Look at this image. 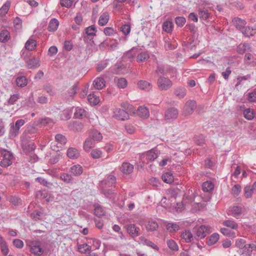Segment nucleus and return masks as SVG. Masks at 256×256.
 I'll return each mask as SVG.
<instances>
[{
	"label": "nucleus",
	"instance_id": "nucleus-1",
	"mask_svg": "<svg viewBox=\"0 0 256 256\" xmlns=\"http://www.w3.org/2000/svg\"><path fill=\"white\" fill-rule=\"evenodd\" d=\"M84 41L90 44L95 45L94 39L96 37V28L94 25L90 26L85 29V32L84 34Z\"/></svg>",
	"mask_w": 256,
	"mask_h": 256
},
{
	"label": "nucleus",
	"instance_id": "nucleus-2",
	"mask_svg": "<svg viewBox=\"0 0 256 256\" xmlns=\"http://www.w3.org/2000/svg\"><path fill=\"white\" fill-rule=\"evenodd\" d=\"M157 85L160 90H166L172 86V83L168 78L160 76L157 80Z\"/></svg>",
	"mask_w": 256,
	"mask_h": 256
},
{
	"label": "nucleus",
	"instance_id": "nucleus-3",
	"mask_svg": "<svg viewBox=\"0 0 256 256\" xmlns=\"http://www.w3.org/2000/svg\"><path fill=\"white\" fill-rule=\"evenodd\" d=\"M96 132L93 130L90 137L87 138L84 144V149L86 152H90L96 145Z\"/></svg>",
	"mask_w": 256,
	"mask_h": 256
},
{
	"label": "nucleus",
	"instance_id": "nucleus-4",
	"mask_svg": "<svg viewBox=\"0 0 256 256\" xmlns=\"http://www.w3.org/2000/svg\"><path fill=\"white\" fill-rule=\"evenodd\" d=\"M196 108V102L194 100H188L186 102L184 106L182 115L184 116L191 115Z\"/></svg>",
	"mask_w": 256,
	"mask_h": 256
},
{
	"label": "nucleus",
	"instance_id": "nucleus-5",
	"mask_svg": "<svg viewBox=\"0 0 256 256\" xmlns=\"http://www.w3.org/2000/svg\"><path fill=\"white\" fill-rule=\"evenodd\" d=\"M178 114V110L175 108L168 109L164 114V119L166 121L171 122L177 118Z\"/></svg>",
	"mask_w": 256,
	"mask_h": 256
},
{
	"label": "nucleus",
	"instance_id": "nucleus-6",
	"mask_svg": "<svg viewBox=\"0 0 256 256\" xmlns=\"http://www.w3.org/2000/svg\"><path fill=\"white\" fill-rule=\"evenodd\" d=\"M114 116L118 120H125L129 118L128 114L124 110L116 108L114 112Z\"/></svg>",
	"mask_w": 256,
	"mask_h": 256
},
{
	"label": "nucleus",
	"instance_id": "nucleus-7",
	"mask_svg": "<svg viewBox=\"0 0 256 256\" xmlns=\"http://www.w3.org/2000/svg\"><path fill=\"white\" fill-rule=\"evenodd\" d=\"M120 170L125 174H131L134 170V166L128 162H124L122 164Z\"/></svg>",
	"mask_w": 256,
	"mask_h": 256
},
{
	"label": "nucleus",
	"instance_id": "nucleus-8",
	"mask_svg": "<svg viewBox=\"0 0 256 256\" xmlns=\"http://www.w3.org/2000/svg\"><path fill=\"white\" fill-rule=\"evenodd\" d=\"M83 172L82 167L80 164H76L72 166L69 170L70 174L78 176L82 174Z\"/></svg>",
	"mask_w": 256,
	"mask_h": 256
},
{
	"label": "nucleus",
	"instance_id": "nucleus-9",
	"mask_svg": "<svg viewBox=\"0 0 256 256\" xmlns=\"http://www.w3.org/2000/svg\"><path fill=\"white\" fill-rule=\"evenodd\" d=\"M210 232V231L208 227H206L205 226H201L196 230V236L200 238H203Z\"/></svg>",
	"mask_w": 256,
	"mask_h": 256
},
{
	"label": "nucleus",
	"instance_id": "nucleus-10",
	"mask_svg": "<svg viewBox=\"0 0 256 256\" xmlns=\"http://www.w3.org/2000/svg\"><path fill=\"white\" fill-rule=\"evenodd\" d=\"M241 213L242 208L238 206H234L228 212V215H231L236 218H239Z\"/></svg>",
	"mask_w": 256,
	"mask_h": 256
},
{
	"label": "nucleus",
	"instance_id": "nucleus-11",
	"mask_svg": "<svg viewBox=\"0 0 256 256\" xmlns=\"http://www.w3.org/2000/svg\"><path fill=\"white\" fill-rule=\"evenodd\" d=\"M22 147L24 152L26 154L33 152L36 148V146L34 144L27 142H23Z\"/></svg>",
	"mask_w": 256,
	"mask_h": 256
},
{
	"label": "nucleus",
	"instance_id": "nucleus-12",
	"mask_svg": "<svg viewBox=\"0 0 256 256\" xmlns=\"http://www.w3.org/2000/svg\"><path fill=\"white\" fill-rule=\"evenodd\" d=\"M138 88L145 91H150L152 88V85L146 80H141L138 83Z\"/></svg>",
	"mask_w": 256,
	"mask_h": 256
},
{
	"label": "nucleus",
	"instance_id": "nucleus-13",
	"mask_svg": "<svg viewBox=\"0 0 256 256\" xmlns=\"http://www.w3.org/2000/svg\"><path fill=\"white\" fill-rule=\"evenodd\" d=\"M67 156L70 159H76L80 156V154L76 148H70L67 150Z\"/></svg>",
	"mask_w": 256,
	"mask_h": 256
},
{
	"label": "nucleus",
	"instance_id": "nucleus-14",
	"mask_svg": "<svg viewBox=\"0 0 256 256\" xmlns=\"http://www.w3.org/2000/svg\"><path fill=\"white\" fill-rule=\"evenodd\" d=\"M127 231L131 236L134 238L138 235L139 228L136 225L130 224L128 226Z\"/></svg>",
	"mask_w": 256,
	"mask_h": 256
},
{
	"label": "nucleus",
	"instance_id": "nucleus-15",
	"mask_svg": "<svg viewBox=\"0 0 256 256\" xmlns=\"http://www.w3.org/2000/svg\"><path fill=\"white\" fill-rule=\"evenodd\" d=\"M137 114L141 118H148L150 116L149 110L145 106H140L137 110Z\"/></svg>",
	"mask_w": 256,
	"mask_h": 256
},
{
	"label": "nucleus",
	"instance_id": "nucleus-16",
	"mask_svg": "<svg viewBox=\"0 0 256 256\" xmlns=\"http://www.w3.org/2000/svg\"><path fill=\"white\" fill-rule=\"evenodd\" d=\"M251 48L248 43L240 44L237 47V52L240 54H244L246 52H251Z\"/></svg>",
	"mask_w": 256,
	"mask_h": 256
},
{
	"label": "nucleus",
	"instance_id": "nucleus-17",
	"mask_svg": "<svg viewBox=\"0 0 256 256\" xmlns=\"http://www.w3.org/2000/svg\"><path fill=\"white\" fill-rule=\"evenodd\" d=\"M26 64L30 69L36 68L40 66L39 60L35 58L28 59L26 61Z\"/></svg>",
	"mask_w": 256,
	"mask_h": 256
},
{
	"label": "nucleus",
	"instance_id": "nucleus-18",
	"mask_svg": "<svg viewBox=\"0 0 256 256\" xmlns=\"http://www.w3.org/2000/svg\"><path fill=\"white\" fill-rule=\"evenodd\" d=\"M150 58V54L148 52L142 51L136 56V61L138 62H142L146 61Z\"/></svg>",
	"mask_w": 256,
	"mask_h": 256
},
{
	"label": "nucleus",
	"instance_id": "nucleus-19",
	"mask_svg": "<svg viewBox=\"0 0 256 256\" xmlns=\"http://www.w3.org/2000/svg\"><path fill=\"white\" fill-rule=\"evenodd\" d=\"M10 32L6 29H3L0 32V42L3 43L7 42L10 38Z\"/></svg>",
	"mask_w": 256,
	"mask_h": 256
},
{
	"label": "nucleus",
	"instance_id": "nucleus-20",
	"mask_svg": "<svg viewBox=\"0 0 256 256\" xmlns=\"http://www.w3.org/2000/svg\"><path fill=\"white\" fill-rule=\"evenodd\" d=\"M241 32L242 34L246 37L254 36L256 33V30L250 26H244V28L241 30Z\"/></svg>",
	"mask_w": 256,
	"mask_h": 256
},
{
	"label": "nucleus",
	"instance_id": "nucleus-21",
	"mask_svg": "<svg viewBox=\"0 0 256 256\" xmlns=\"http://www.w3.org/2000/svg\"><path fill=\"white\" fill-rule=\"evenodd\" d=\"M38 130L36 127L32 126H28L27 129L26 130V136L28 138H31L34 136H36L38 133Z\"/></svg>",
	"mask_w": 256,
	"mask_h": 256
},
{
	"label": "nucleus",
	"instance_id": "nucleus-22",
	"mask_svg": "<svg viewBox=\"0 0 256 256\" xmlns=\"http://www.w3.org/2000/svg\"><path fill=\"white\" fill-rule=\"evenodd\" d=\"M232 22L236 28L241 30L246 24V22L238 18H234Z\"/></svg>",
	"mask_w": 256,
	"mask_h": 256
},
{
	"label": "nucleus",
	"instance_id": "nucleus-23",
	"mask_svg": "<svg viewBox=\"0 0 256 256\" xmlns=\"http://www.w3.org/2000/svg\"><path fill=\"white\" fill-rule=\"evenodd\" d=\"M16 82L18 86L23 88L27 84L28 80L26 76H20L16 78Z\"/></svg>",
	"mask_w": 256,
	"mask_h": 256
},
{
	"label": "nucleus",
	"instance_id": "nucleus-24",
	"mask_svg": "<svg viewBox=\"0 0 256 256\" xmlns=\"http://www.w3.org/2000/svg\"><path fill=\"white\" fill-rule=\"evenodd\" d=\"M59 22L56 19L53 18L49 22L48 30L50 32H54L56 31L58 26Z\"/></svg>",
	"mask_w": 256,
	"mask_h": 256
},
{
	"label": "nucleus",
	"instance_id": "nucleus-25",
	"mask_svg": "<svg viewBox=\"0 0 256 256\" xmlns=\"http://www.w3.org/2000/svg\"><path fill=\"white\" fill-rule=\"evenodd\" d=\"M86 115V110L79 107H76L75 108V112H74V118H82Z\"/></svg>",
	"mask_w": 256,
	"mask_h": 256
},
{
	"label": "nucleus",
	"instance_id": "nucleus-26",
	"mask_svg": "<svg viewBox=\"0 0 256 256\" xmlns=\"http://www.w3.org/2000/svg\"><path fill=\"white\" fill-rule=\"evenodd\" d=\"M166 227L170 232H176L180 229V226L177 224L172 222H167Z\"/></svg>",
	"mask_w": 256,
	"mask_h": 256
},
{
	"label": "nucleus",
	"instance_id": "nucleus-27",
	"mask_svg": "<svg viewBox=\"0 0 256 256\" xmlns=\"http://www.w3.org/2000/svg\"><path fill=\"white\" fill-rule=\"evenodd\" d=\"M55 140L56 142H58V144H59L60 148H62V146H64L67 142V140L65 136L61 134H56L55 136Z\"/></svg>",
	"mask_w": 256,
	"mask_h": 256
},
{
	"label": "nucleus",
	"instance_id": "nucleus-28",
	"mask_svg": "<svg viewBox=\"0 0 256 256\" xmlns=\"http://www.w3.org/2000/svg\"><path fill=\"white\" fill-rule=\"evenodd\" d=\"M116 181V177L114 176L110 175L106 180L101 182V184L102 185H106L108 186H112L113 184H115Z\"/></svg>",
	"mask_w": 256,
	"mask_h": 256
},
{
	"label": "nucleus",
	"instance_id": "nucleus-29",
	"mask_svg": "<svg viewBox=\"0 0 256 256\" xmlns=\"http://www.w3.org/2000/svg\"><path fill=\"white\" fill-rule=\"evenodd\" d=\"M0 247L1 252L2 253L6 256L9 252L8 247L7 246L6 241L4 240L3 238L0 235Z\"/></svg>",
	"mask_w": 256,
	"mask_h": 256
},
{
	"label": "nucleus",
	"instance_id": "nucleus-30",
	"mask_svg": "<svg viewBox=\"0 0 256 256\" xmlns=\"http://www.w3.org/2000/svg\"><path fill=\"white\" fill-rule=\"evenodd\" d=\"M158 227V225L156 221L151 220H150L146 225V228L148 231L156 230Z\"/></svg>",
	"mask_w": 256,
	"mask_h": 256
},
{
	"label": "nucleus",
	"instance_id": "nucleus-31",
	"mask_svg": "<svg viewBox=\"0 0 256 256\" xmlns=\"http://www.w3.org/2000/svg\"><path fill=\"white\" fill-rule=\"evenodd\" d=\"M109 20V14L106 12L103 13L100 17L98 20V24L101 26H105Z\"/></svg>",
	"mask_w": 256,
	"mask_h": 256
},
{
	"label": "nucleus",
	"instance_id": "nucleus-32",
	"mask_svg": "<svg viewBox=\"0 0 256 256\" xmlns=\"http://www.w3.org/2000/svg\"><path fill=\"white\" fill-rule=\"evenodd\" d=\"M60 178L66 184H72L74 180L70 174L62 173L60 176Z\"/></svg>",
	"mask_w": 256,
	"mask_h": 256
},
{
	"label": "nucleus",
	"instance_id": "nucleus-33",
	"mask_svg": "<svg viewBox=\"0 0 256 256\" xmlns=\"http://www.w3.org/2000/svg\"><path fill=\"white\" fill-rule=\"evenodd\" d=\"M36 46V40L30 38L26 42L24 47L26 50L32 51L34 50Z\"/></svg>",
	"mask_w": 256,
	"mask_h": 256
},
{
	"label": "nucleus",
	"instance_id": "nucleus-34",
	"mask_svg": "<svg viewBox=\"0 0 256 256\" xmlns=\"http://www.w3.org/2000/svg\"><path fill=\"white\" fill-rule=\"evenodd\" d=\"M138 48H132L130 50L127 52L124 56V58L125 59H128L131 60L137 54L136 52Z\"/></svg>",
	"mask_w": 256,
	"mask_h": 256
},
{
	"label": "nucleus",
	"instance_id": "nucleus-35",
	"mask_svg": "<svg viewBox=\"0 0 256 256\" xmlns=\"http://www.w3.org/2000/svg\"><path fill=\"white\" fill-rule=\"evenodd\" d=\"M243 113L244 117L248 120H252L254 118V112L250 108H248L244 110Z\"/></svg>",
	"mask_w": 256,
	"mask_h": 256
},
{
	"label": "nucleus",
	"instance_id": "nucleus-36",
	"mask_svg": "<svg viewBox=\"0 0 256 256\" xmlns=\"http://www.w3.org/2000/svg\"><path fill=\"white\" fill-rule=\"evenodd\" d=\"M173 26L172 22L166 21L162 24V30L167 33H170L172 30Z\"/></svg>",
	"mask_w": 256,
	"mask_h": 256
},
{
	"label": "nucleus",
	"instance_id": "nucleus-37",
	"mask_svg": "<svg viewBox=\"0 0 256 256\" xmlns=\"http://www.w3.org/2000/svg\"><path fill=\"white\" fill-rule=\"evenodd\" d=\"M30 252L34 254L40 256L43 253L44 250L38 244L32 246L30 248Z\"/></svg>",
	"mask_w": 256,
	"mask_h": 256
},
{
	"label": "nucleus",
	"instance_id": "nucleus-38",
	"mask_svg": "<svg viewBox=\"0 0 256 256\" xmlns=\"http://www.w3.org/2000/svg\"><path fill=\"white\" fill-rule=\"evenodd\" d=\"M162 178L165 182L168 184H171L174 180L173 175L170 172H166L163 174Z\"/></svg>",
	"mask_w": 256,
	"mask_h": 256
},
{
	"label": "nucleus",
	"instance_id": "nucleus-39",
	"mask_svg": "<svg viewBox=\"0 0 256 256\" xmlns=\"http://www.w3.org/2000/svg\"><path fill=\"white\" fill-rule=\"evenodd\" d=\"M182 237L186 242H190L193 240V236L190 231L186 230L182 234Z\"/></svg>",
	"mask_w": 256,
	"mask_h": 256
},
{
	"label": "nucleus",
	"instance_id": "nucleus-40",
	"mask_svg": "<svg viewBox=\"0 0 256 256\" xmlns=\"http://www.w3.org/2000/svg\"><path fill=\"white\" fill-rule=\"evenodd\" d=\"M144 156H146V158L148 161H153L158 156L154 151L150 150L146 152Z\"/></svg>",
	"mask_w": 256,
	"mask_h": 256
},
{
	"label": "nucleus",
	"instance_id": "nucleus-41",
	"mask_svg": "<svg viewBox=\"0 0 256 256\" xmlns=\"http://www.w3.org/2000/svg\"><path fill=\"white\" fill-rule=\"evenodd\" d=\"M202 190L205 192H210L214 189L213 184L210 181H206L202 184Z\"/></svg>",
	"mask_w": 256,
	"mask_h": 256
},
{
	"label": "nucleus",
	"instance_id": "nucleus-42",
	"mask_svg": "<svg viewBox=\"0 0 256 256\" xmlns=\"http://www.w3.org/2000/svg\"><path fill=\"white\" fill-rule=\"evenodd\" d=\"M114 80L116 82L117 86L120 88H124L127 86L128 82L124 78H120L117 80L115 78Z\"/></svg>",
	"mask_w": 256,
	"mask_h": 256
},
{
	"label": "nucleus",
	"instance_id": "nucleus-43",
	"mask_svg": "<svg viewBox=\"0 0 256 256\" xmlns=\"http://www.w3.org/2000/svg\"><path fill=\"white\" fill-rule=\"evenodd\" d=\"M223 224L228 228H230L233 230H236L238 228V224L234 221L230 220H224Z\"/></svg>",
	"mask_w": 256,
	"mask_h": 256
},
{
	"label": "nucleus",
	"instance_id": "nucleus-44",
	"mask_svg": "<svg viewBox=\"0 0 256 256\" xmlns=\"http://www.w3.org/2000/svg\"><path fill=\"white\" fill-rule=\"evenodd\" d=\"M167 246L170 249L173 251H178V246L176 243L172 240H168L166 242Z\"/></svg>",
	"mask_w": 256,
	"mask_h": 256
},
{
	"label": "nucleus",
	"instance_id": "nucleus-45",
	"mask_svg": "<svg viewBox=\"0 0 256 256\" xmlns=\"http://www.w3.org/2000/svg\"><path fill=\"white\" fill-rule=\"evenodd\" d=\"M62 157V154L60 153H57L54 155H52L48 160V163L54 164H56L60 158Z\"/></svg>",
	"mask_w": 256,
	"mask_h": 256
},
{
	"label": "nucleus",
	"instance_id": "nucleus-46",
	"mask_svg": "<svg viewBox=\"0 0 256 256\" xmlns=\"http://www.w3.org/2000/svg\"><path fill=\"white\" fill-rule=\"evenodd\" d=\"M174 94L178 98H183L186 95V90L184 88H178L176 89Z\"/></svg>",
	"mask_w": 256,
	"mask_h": 256
},
{
	"label": "nucleus",
	"instance_id": "nucleus-47",
	"mask_svg": "<svg viewBox=\"0 0 256 256\" xmlns=\"http://www.w3.org/2000/svg\"><path fill=\"white\" fill-rule=\"evenodd\" d=\"M244 197L246 198H251L254 192L253 188L252 186H246L244 188Z\"/></svg>",
	"mask_w": 256,
	"mask_h": 256
},
{
	"label": "nucleus",
	"instance_id": "nucleus-48",
	"mask_svg": "<svg viewBox=\"0 0 256 256\" xmlns=\"http://www.w3.org/2000/svg\"><path fill=\"white\" fill-rule=\"evenodd\" d=\"M10 6V3L8 2H6L0 9V15L4 16L8 12Z\"/></svg>",
	"mask_w": 256,
	"mask_h": 256
},
{
	"label": "nucleus",
	"instance_id": "nucleus-49",
	"mask_svg": "<svg viewBox=\"0 0 256 256\" xmlns=\"http://www.w3.org/2000/svg\"><path fill=\"white\" fill-rule=\"evenodd\" d=\"M219 240V235L216 233H214L210 237L208 242V245H212L216 244Z\"/></svg>",
	"mask_w": 256,
	"mask_h": 256
},
{
	"label": "nucleus",
	"instance_id": "nucleus-50",
	"mask_svg": "<svg viewBox=\"0 0 256 256\" xmlns=\"http://www.w3.org/2000/svg\"><path fill=\"white\" fill-rule=\"evenodd\" d=\"M44 89L50 96H54L55 92L53 89V87L50 84H46L44 86Z\"/></svg>",
	"mask_w": 256,
	"mask_h": 256
},
{
	"label": "nucleus",
	"instance_id": "nucleus-51",
	"mask_svg": "<svg viewBox=\"0 0 256 256\" xmlns=\"http://www.w3.org/2000/svg\"><path fill=\"white\" fill-rule=\"evenodd\" d=\"M194 141L198 145H202L205 142V138L202 134L196 135L194 138Z\"/></svg>",
	"mask_w": 256,
	"mask_h": 256
},
{
	"label": "nucleus",
	"instance_id": "nucleus-52",
	"mask_svg": "<svg viewBox=\"0 0 256 256\" xmlns=\"http://www.w3.org/2000/svg\"><path fill=\"white\" fill-rule=\"evenodd\" d=\"M19 130L15 127L14 123L10 124V137L14 138L18 134Z\"/></svg>",
	"mask_w": 256,
	"mask_h": 256
},
{
	"label": "nucleus",
	"instance_id": "nucleus-53",
	"mask_svg": "<svg viewBox=\"0 0 256 256\" xmlns=\"http://www.w3.org/2000/svg\"><path fill=\"white\" fill-rule=\"evenodd\" d=\"M106 86V80L103 77L97 78V90H102Z\"/></svg>",
	"mask_w": 256,
	"mask_h": 256
},
{
	"label": "nucleus",
	"instance_id": "nucleus-54",
	"mask_svg": "<svg viewBox=\"0 0 256 256\" xmlns=\"http://www.w3.org/2000/svg\"><path fill=\"white\" fill-rule=\"evenodd\" d=\"M78 250L82 253H89L90 250V246L87 244L80 245L78 246Z\"/></svg>",
	"mask_w": 256,
	"mask_h": 256
},
{
	"label": "nucleus",
	"instance_id": "nucleus-55",
	"mask_svg": "<svg viewBox=\"0 0 256 256\" xmlns=\"http://www.w3.org/2000/svg\"><path fill=\"white\" fill-rule=\"evenodd\" d=\"M242 188L240 184H235L232 188V194L238 196L241 192Z\"/></svg>",
	"mask_w": 256,
	"mask_h": 256
},
{
	"label": "nucleus",
	"instance_id": "nucleus-56",
	"mask_svg": "<svg viewBox=\"0 0 256 256\" xmlns=\"http://www.w3.org/2000/svg\"><path fill=\"white\" fill-rule=\"evenodd\" d=\"M22 21L20 18L16 17L14 20V24L16 30H20L22 28Z\"/></svg>",
	"mask_w": 256,
	"mask_h": 256
},
{
	"label": "nucleus",
	"instance_id": "nucleus-57",
	"mask_svg": "<svg viewBox=\"0 0 256 256\" xmlns=\"http://www.w3.org/2000/svg\"><path fill=\"white\" fill-rule=\"evenodd\" d=\"M42 198L45 199L47 202H50L54 200V198L46 190H43Z\"/></svg>",
	"mask_w": 256,
	"mask_h": 256
},
{
	"label": "nucleus",
	"instance_id": "nucleus-58",
	"mask_svg": "<svg viewBox=\"0 0 256 256\" xmlns=\"http://www.w3.org/2000/svg\"><path fill=\"white\" fill-rule=\"evenodd\" d=\"M88 100L91 106H96V96L94 95V92L88 94Z\"/></svg>",
	"mask_w": 256,
	"mask_h": 256
},
{
	"label": "nucleus",
	"instance_id": "nucleus-59",
	"mask_svg": "<svg viewBox=\"0 0 256 256\" xmlns=\"http://www.w3.org/2000/svg\"><path fill=\"white\" fill-rule=\"evenodd\" d=\"M52 122L53 121L51 118L46 117L42 118L39 120V124L42 126H45Z\"/></svg>",
	"mask_w": 256,
	"mask_h": 256
},
{
	"label": "nucleus",
	"instance_id": "nucleus-60",
	"mask_svg": "<svg viewBox=\"0 0 256 256\" xmlns=\"http://www.w3.org/2000/svg\"><path fill=\"white\" fill-rule=\"evenodd\" d=\"M1 154L3 156V158L10 160H12L13 155L10 152L6 150H3L2 151Z\"/></svg>",
	"mask_w": 256,
	"mask_h": 256
},
{
	"label": "nucleus",
	"instance_id": "nucleus-61",
	"mask_svg": "<svg viewBox=\"0 0 256 256\" xmlns=\"http://www.w3.org/2000/svg\"><path fill=\"white\" fill-rule=\"evenodd\" d=\"M186 22V20L184 17L178 16L176 18V23L178 26H182Z\"/></svg>",
	"mask_w": 256,
	"mask_h": 256
},
{
	"label": "nucleus",
	"instance_id": "nucleus-62",
	"mask_svg": "<svg viewBox=\"0 0 256 256\" xmlns=\"http://www.w3.org/2000/svg\"><path fill=\"white\" fill-rule=\"evenodd\" d=\"M121 31L126 36L128 35L130 32V24H126L121 26Z\"/></svg>",
	"mask_w": 256,
	"mask_h": 256
},
{
	"label": "nucleus",
	"instance_id": "nucleus-63",
	"mask_svg": "<svg viewBox=\"0 0 256 256\" xmlns=\"http://www.w3.org/2000/svg\"><path fill=\"white\" fill-rule=\"evenodd\" d=\"M72 112L70 110H64L62 111V118L64 120H68L70 118Z\"/></svg>",
	"mask_w": 256,
	"mask_h": 256
},
{
	"label": "nucleus",
	"instance_id": "nucleus-64",
	"mask_svg": "<svg viewBox=\"0 0 256 256\" xmlns=\"http://www.w3.org/2000/svg\"><path fill=\"white\" fill-rule=\"evenodd\" d=\"M20 96L18 94H14L11 96L8 101V104L10 105L14 104V103L20 98Z\"/></svg>",
	"mask_w": 256,
	"mask_h": 256
}]
</instances>
